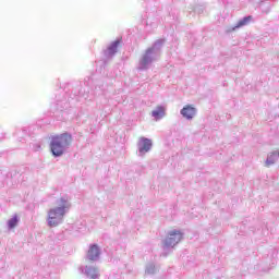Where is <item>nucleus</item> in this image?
<instances>
[{
  "label": "nucleus",
  "mask_w": 279,
  "mask_h": 279,
  "mask_svg": "<svg viewBox=\"0 0 279 279\" xmlns=\"http://www.w3.org/2000/svg\"><path fill=\"white\" fill-rule=\"evenodd\" d=\"M15 136H17L19 138H21L22 136H27V129L24 128V129L17 131L15 133Z\"/></svg>",
  "instance_id": "f3484780"
},
{
  "label": "nucleus",
  "mask_w": 279,
  "mask_h": 279,
  "mask_svg": "<svg viewBox=\"0 0 279 279\" xmlns=\"http://www.w3.org/2000/svg\"><path fill=\"white\" fill-rule=\"evenodd\" d=\"M180 113L184 119H187V121H191L195 119V116L197 114V109L191 105H186L181 109Z\"/></svg>",
  "instance_id": "6e6552de"
},
{
  "label": "nucleus",
  "mask_w": 279,
  "mask_h": 279,
  "mask_svg": "<svg viewBox=\"0 0 279 279\" xmlns=\"http://www.w3.org/2000/svg\"><path fill=\"white\" fill-rule=\"evenodd\" d=\"M278 258V251L274 250L271 254V264L276 265V259Z\"/></svg>",
  "instance_id": "6ab92c4d"
},
{
  "label": "nucleus",
  "mask_w": 279,
  "mask_h": 279,
  "mask_svg": "<svg viewBox=\"0 0 279 279\" xmlns=\"http://www.w3.org/2000/svg\"><path fill=\"white\" fill-rule=\"evenodd\" d=\"M278 158H279V151L278 150L268 155V157L266 159V167H271V165H276V161L278 160Z\"/></svg>",
  "instance_id": "ddd939ff"
},
{
  "label": "nucleus",
  "mask_w": 279,
  "mask_h": 279,
  "mask_svg": "<svg viewBox=\"0 0 279 279\" xmlns=\"http://www.w3.org/2000/svg\"><path fill=\"white\" fill-rule=\"evenodd\" d=\"M146 274H148L149 276H154V274H156V265L148 264L146 266Z\"/></svg>",
  "instance_id": "dca6fc26"
},
{
  "label": "nucleus",
  "mask_w": 279,
  "mask_h": 279,
  "mask_svg": "<svg viewBox=\"0 0 279 279\" xmlns=\"http://www.w3.org/2000/svg\"><path fill=\"white\" fill-rule=\"evenodd\" d=\"M250 23H252V15L244 16L236 22V24L230 29V32L241 29V27H245V25H250Z\"/></svg>",
  "instance_id": "f8f14e48"
},
{
  "label": "nucleus",
  "mask_w": 279,
  "mask_h": 279,
  "mask_svg": "<svg viewBox=\"0 0 279 279\" xmlns=\"http://www.w3.org/2000/svg\"><path fill=\"white\" fill-rule=\"evenodd\" d=\"M73 143V135L70 133H62L60 135H54L50 141V150L54 158H60L66 154L69 147Z\"/></svg>",
  "instance_id": "7ed1b4c3"
},
{
  "label": "nucleus",
  "mask_w": 279,
  "mask_h": 279,
  "mask_svg": "<svg viewBox=\"0 0 279 279\" xmlns=\"http://www.w3.org/2000/svg\"><path fill=\"white\" fill-rule=\"evenodd\" d=\"M101 95H106V92H100Z\"/></svg>",
  "instance_id": "4be33fe9"
},
{
  "label": "nucleus",
  "mask_w": 279,
  "mask_h": 279,
  "mask_svg": "<svg viewBox=\"0 0 279 279\" xmlns=\"http://www.w3.org/2000/svg\"><path fill=\"white\" fill-rule=\"evenodd\" d=\"M75 99L76 101H93V96H90V92H86L82 86H78L73 92V97L62 99H57V110H66L69 106H71V101Z\"/></svg>",
  "instance_id": "20e7f679"
},
{
  "label": "nucleus",
  "mask_w": 279,
  "mask_h": 279,
  "mask_svg": "<svg viewBox=\"0 0 279 279\" xmlns=\"http://www.w3.org/2000/svg\"><path fill=\"white\" fill-rule=\"evenodd\" d=\"M101 88V82H96V88Z\"/></svg>",
  "instance_id": "aec40b11"
},
{
  "label": "nucleus",
  "mask_w": 279,
  "mask_h": 279,
  "mask_svg": "<svg viewBox=\"0 0 279 279\" xmlns=\"http://www.w3.org/2000/svg\"><path fill=\"white\" fill-rule=\"evenodd\" d=\"M151 117L155 119V121H160L167 117V109L163 106H158L151 111Z\"/></svg>",
  "instance_id": "9d476101"
},
{
  "label": "nucleus",
  "mask_w": 279,
  "mask_h": 279,
  "mask_svg": "<svg viewBox=\"0 0 279 279\" xmlns=\"http://www.w3.org/2000/svg\"><path fill=\"white\" fill-rule=\"evenodd\" d=\"M40 149V145H37V150Z\"/></svg>",
  "instance_id": "5701e85b"
},
{
  "label": "nucleus",
  "mask_w": 279,
  "mask_h": 279,
  "mask_svg": "<svg viewBox=\"0 0 279 279\" xmlns=\"http://www.w3.org/2000/svg\"><path fill=\"white\" fill-rule=\"evenodd\" d=\"M3 138H4L3 133H0V141H3Z\"/></svg>",
  "instance_id": "412c9836"
},
{
  "label": "nucleus",
  "mask_w": 279,
  "mask_h": 279,
  "mask_svg": "<svg viewBox=\"0 0 279 279\" xmlns=\"http://www.w3.org/2000/svg\"><path fill=\"white\" fill-rule=\"evenodd\" d=\"M19 226V216H14L13 218L8 220L9 230H14V227Z\"/></svg>",
  "instance_id": "2eb2a0df"
},
{
  "label": "nucleus",
  "mask_w": 279,
  "mask_h": 279,
  "mask_svg": "<svg viewBox=\"0 0 279 279\" xmlns=\"http://www.w3.org/2000/svg\"><path fill=\"white\" fill-rule=\"evenodd\" d=\"M82 271L87 276V278L97 279L99 278V269L95 266H85Z\"/></svg>",
  "instance_id": "9b49d317"
},
{
  "label": "nucleus",
  "mask_w": 279,
  "mask_h": 279,
  "mask_svg": "<svg viewBox=\"0 0 279 279\" xmlns=\"http://www.w3.org/2000/svg\"><path fill=\"white\" fill-rule=\"evenodd\" d=\"M165 47V39H157L151 47L146 49L142 58L140 59L138 70L147 71L151 66L153 62H156L160 58V53Z\"/></svg>",
  "instance_id": "f03ea898"
},
{
  "label": "nucleus",
  "mask_w": 279,
  "mask_h": 279,
  "mask_svg": "<svg viewBox=\"0 0 279 279\" xmlns=\"http://www.w3.org/2000/svg\"><path fill=\"white\" fill-rule=\"evenodd\" d=\"M182 239H184V233H182V231L178 229L169 231L166 239L162 240L163 256H167V254H169Z\"/></svg>",
  "instance_id": "39448f33"
},
{
  "label": "nucleus",
  "mask_w": 279,
  "mask_h": 279,
  "mask_svg": "<svg viewBox=\"0 0 279 279\" xmlns=\"http://www.w3.org/2000/svg\"><path fill=\"white\" fill-rule=\"evenodd\" d=\"M119 45H121V40L117 39L111 43L106 50H104L105 58H113L119 51Z\"/></svg>",
  "instance_id": "1a4fd4ad"
},
{
  "label": "nucleus",
  "mask_w": 279,
  "mask_h": 279,
  "mask_svg": "<svg viewBox=\"0 0 279 279\" xmlns=\"http://www.w3.org/2000/svg\"><path fill=\"white\" fill-rule=\"evenodd\" d=\"M57 206L48 210L47 223L49 228H58L64 223V217L71 210L69 196H62L56 201Z\"/></svg>",
  "instance_id": "f257e3e1"
},
{
  "label": "nucleus",
  "mask_w": 279,
  "mask_h": 279,
  "mask_svg": "<svg viewBox=\"0 0 279 279\" xmlns=\"http://www.w3.org/2000/svg\"><path fill=\"white\" fill-rule=\"evenodd\" d=\"M205 9L206 8L204 5H197V7L194 8V12L196 14H203Z\"/></svg>",
  "instance_id": "a211bd4d"
},
{
  "label": "nucleus",
  "mask_w": 279,
  "mask_h": 279,
  "mask_svg": "<svg viewBox=\"0 0 279 279\" xmlns=\"http://www.w3.org/2000/svg\"><path fill=\"white\" fill-rule=\"evenodd\" d=\"M99 256H101V248H99V245L92 244L89 245V248L87 251V260L97 262L99 259Z\"/></svg>",
  "instance_id": "0eeeda50"
},
{
  "label": "nucleus",
  "mask_w": 279,
  "mask_h": 279,
  "mask_svg": "<svg viewBox=\"0 0 279 279\" xmlns=\"http://www.w3.org/2000/svg\"><path fill=\"white\" fill-rule=\"evenodd\" d=\"M259 9L264 14H269L271 10V1L263 0L262 2H259Z\"/></svg>",
  "instance_id": "4468645a"
},
{
  "label": "nucleus",
  "mask_w": 279,
  "mask_h": 279,
  "mask_svg": "<svg viewBox=\"0 0 279 279\" xmlns=\"http://www.w3.org/2000/svg\"><path fill=\"white\" fill-rule=\"evenodd\" d=\"M153 145L154 144L151 143V140L147 137H141L137 143L138 155L145 156V154L151 151Z\"/></svg>",
  "instance_id": "423d86ee"
}]
</instances>
